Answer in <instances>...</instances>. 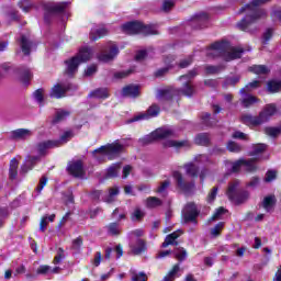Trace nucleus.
Here are the masks:
<instances>
[{
  "label": "nucleus",
  "instance_id": "nucleus-11",
  "mask_svg": "<svg viewBox=\"0 0 281 281\" xmlns=\"http://www.w3.org/2000/svg\"><path fill=\"white\" fill-rule=\"evenodd\" d=\"M182 216L184 218V223H194V225H196V216H199V209H196V204L193 202L187 203L182 210Z\"/></svg>",
  "mask_w": 281,
  "mask_h": 281
},
{
  "label": "nucleus",
  "instance_id": "nucleus-49",
  "mask_svg": "<svg viewBox=\"0 0 281 281\" xmlns=\"http://www.w3.org/2000/svg\"><path fill=\"white\" fill-rule=\"evenodd\" d=\"M19 8H21L23 12H30V10L34 8V2L32 0H21Z\"/></svg>",
  "mask_w": 281,
  "mask_h": 281
},
{
  "label": "nucleus",
  "instance_id": "nucleus-34",
  "mask_svg": "<svg viewBox=\"0 0 281 281\" xmlns=\"http://www.w3.org/2000/svg\"><path fill=\"white\" fill-rule=\"evenodd\" d=\"M276 206V195H268L262 201V207L266 212H273V207Z\"/></svg>",
  "mask_w": 281,
  "mask_h": 281
},
{
  "label": "nucleus",
  "instance_id": "nucleus-47",
  "mask_svg": "<svg viewBox=\"0 0 281 281\" xmlns=\"http://www.w3.org/2000/svg\"><path fill=\"white\" fill-rule=\"evenodd\" d=\"M33 98L37 101L40 106H43V102L45 100V90L37 89L35 92H33Z\"/></svg>",
  "mask_w": 281,
  "mask_h": 281
},
{
  "label": "nucleus",
  "instance_id": "nucleus-23",
  "mask_svg": "<svg viewBox=\"0 0 281 281\" xmlns=\"http://www.w3.org/2000/svg\"><path fill=\"white\" fill-rule=\"evenodd\" d=\"M241 122L243 124H246V126H260V124H262V121H260V115L254 116L251 114L241 115Z\"/></svg>",
  "mask_w": 281,
  "mask_h": 281
},
{
  "label": "nucleus",
  "instance_id": "nucleus-51",
  "mask_svg": "<svg viewBox=\"0 0 281 281\" xmlns=\"http://www.w3.org/2000/svg\"><path fill=\"white\" fill-rule=\"evenodd\" d=\"M226 148L229 153H240V150H243V146L234 140H229Z\"/></svg>",
  "mask_w": 281,
  "mask_h": 281
},
{
  "label": "nucleus",
  "instance_id": "nucleus-56",
  "mask_svg": "<svg viewBox=\"0 0 281 281\" xmlns=\"http://www.w3.org/2000/svg\"><path fill=\"white\" fill-rule=\"evenodd\" d=\"M204 69L207 75H214V74H218V72L223 71V66L209 65V66H205Z\"/></svg>",
  "mask_w": 281,
  "mask_h": 281
},
{
  "label": "nucleus",
  "instance_id": "nucleus-30",
  "mask_svg": "<svg viewBox=\"0 0 281 281\" xmlns=\"http://www.w3.org/2000/svg\"><path fill=\"white\" fill-rule=\"evenodd\" d=\"M106 34H109V31L105 27H93L90 32V40L98 41V38H102Z\"/></svg>",
  "mask_w": 281,
  "mask_h": 281
},
{
  "label": "nucleus",
  "instance_id": "nucleus-16",
  "mask_svg": "<svg viewBox=\"0 0 281 281\" xmlns=\"http://www.w3.org/2000/svg\"><path fill=\"white\" fill-rule=\"evenodd\" d=\"M165 148H176V150H181V148H184V150H188L192 146V143L190 140L184 139V140H175V139H169L164 142Z\"/></svg>",
  "mask_w": 281,
  "mask_h": 281
},
{
  "label": "nucleus",
  "instance_id": "nucleus-58",
  "mask_svg": "<svg viewBox=\"0 0 281 281\" xmlns=\"http://www.w3.org/2000/svg\"><path fill=\"white\" fill-rule=\"evenodd\" d=\"M216 194H218V187H213L206 198L207 203H214L216 200Z\"/></svg>",
  "mask_w": 281,
  "mask_h": 281
},
{
  "label": "nucleus",
  "instance_id": "nucleus-44",
  "mask_svg": "<svg viewBox=\"0 0 281 281\" xmlns=\"http://www.w3.org/2000/svg\"><path fill=\"white\" fill-rule=\"evenodd\" d=\"M173 255H175V258H177V260H179V262H183V260H186V258H188V251H186L184 248H176L173 250Z\"/></svg>",
  "mask_w": 281,
  "mask_h": 281
},
{
  "label": "nucleus",
  "instance_id": "nucleus-32",
  "mask_svg": "<svg viewBox=\"0 0 281 281\" xmlns=\"http://www.w3.org/2000/svg\"><path fill=\"white\" fill-rule=\"evenodd\" d=\"M31 135L32 132L25 128L15 130L11 133V137L13 139H27V137H31Z\"/></svg>",
  "mask_w": 281,
  "mask_h": 281
},
{
  "label": "nucleus",
  "instance_id": "nucleus-29",
  "mask_svg": "<svg viewBox=\"0 0 281 281\" xmlns=\"http://www.w3.org/2000/svg\"><path fill=\"white\" fill-rule=\"evenodd\" d=\"M49 148H56V144L54 140H45L37 145L38 155L43 156L49 150Z\"/></svg>",
  "mask_w": 281,
  "mask_h": 281
},
{
  "label": "nucleus",
  "instance_id": "nucleus-26",
  "mask_svg": "<svg viewBox=\"0 0 281 281\" xmlns=\"http://www.w3.org/2000/svg\"><path fill=\"white\" fill-rule=\"evenodd\" d=\"M207 21H210V15L207 13H199L192 20L191 25H198V27L203 29Z\"/></svg>",
  "mask_w": 281,
  "mask_h": 281
},
{
  "label": "nucleus",
  "instance_id": "nucleus-25",
  "mask_svg": "<svg viewBox=\"0 0 281 281\" xmlns=\"http://www.w3.org/2000/svg\"><path fill=\"white\" fill-rule=\"evenodd\" d=\"M177 278H181V266L176 263L172 269L164 277L162 281H175Z\"/></svg>",
  "mask_w": 281,
  "mask_h": 281
},
{
  "label": "nucleus",
  "instance_id": "nucleus-48",
  "mask_svg": "<svg viewBox=\"0 0 281 281\" xmlns=\"http://www.w3.org/2000/svg\"><path fill=\"white\" fill-rule=\"evenodd\" d=\"M20 80L24 83L27 85L30 80H32V71L30 69H24L20 71Z\"/></svg>",
  "mask_w": 281,
  "mask_h": 281
},
{
  "label": "nucleus",
  "instance_id": "nucleus-63",
  "mask_svg": "<svg viewBox=\"0 0 281 281\" xmlns=\"http://www.w3.org/2000/svg\"><path fill=\"white\" fill-rule=\"evenodd\" d=\"M52 271L49 266H40L36 270L37 276H47Z\"/></svg>",
  "mask_w": 281,
  "mask_h": 281
},
{
  "label": "nucleus",
  "instance_id": "nucleus-59",
  "mask_svg": "<svg viewBox=\"0 0 281 281\" xmlns=\"http://www.w3.org/2000/svg\"><path fill=\"white\" fill-rule=\"evenodd\" d=\"M224 226L225 224L223 222H220L214 228L211 229V236H213V238H216V236H221V231Z\"/></svg>",
  "mask_w": 281,
  "mask_h": 281
},
{
  "label": "nucleus",
  "instance_id": "nucleus-41",
  "mask_svg": "<svg viewBox=\"0 0 281 281\" xmlns=\"http://www.w3.org/2000/svg\"><path fill=\"white\" fill-rule=\"evenodd\" d=\"M71 113L67 110H59L56 112L54 123L58 124V122H65V120L70 115Z\"/></svg>",
  "mask_w": 281,
  "mask_h": 281
},
{
  "label": "nucleus",
  "instance_id": "nucleus-5",
  "mask_svg": "<svg viewBox=\"0 0 281 281\" xmlns=\"http://www.w3.org/2000/svg\"><path fill=\"white\" fill-rule=\"evenodd\" d=\"M240 181L234 180L229 183L226 195L229 201L235 203V205H240L249 199V193L243 189H239Z\"/></svg>",
  "mask_w": 281,
  "mask_h": 281
},
{
  "label": "nucleus",
  "instance_id": "nucleus-10",
  "mask_svg": "<svg viewBox=\"0 0 281 281\" xmlns=\"http://www.w3.org/2000/svg\"><path fill=\"white\" fill-rule=\"evenodd\" d=\"M178 188L182 190V192H186L187 194H190L192 190H194V181H188L186 178H183V175L179 171H173L172 175Z\"/></svg>",
  "mask_w": 281,
  "mask_h": 281
},
{
  "label": "nucleus",
  "instance_id": "nucleus-46",
  "mask_svg": "<svg viewBox=\"0 0 281 281\" xmlns=\"http://www.w3.org/2000/svg\"><path fill=\"white\" fill-rule=\"evenodd\" d=\"M195 144L199 146H207L210 144V135L202 133L195 137Z\"/></svg>",
  "mask_w": 281,
  "mask_h": 281
},
{
  "label": "nucleus",
  "instance_id": "nucleus-27",
  "mask_svg": "<svg viewBox=\"0 0 281 281\" xmlns=\"http://www.w3.org/2000/svg\"><path fill=\"white\" fill-rule=\"evenodd\" d=\"M243 98L240 100L241 102V106H244V109H249V106H254V104H256L257 102H260V100L251 94H247V92H245L244 94H241Z\"/></svg>",
  "mask_w": 281,
  "mask_h": 281
},
{
  "label": "nucleus",
  "instance_id": "nucleus-31",
  "mask_svg": "<svg viewBox=\"0 0 281 281\" xmlns=\"http://www.w3.org/2000/svg\"><path fill=\"white\" fill-rule=\"evenodd\" d=\"M109 89L98 88L97 90L90 92L89 98H97L98 100H106L109 98Z\"/></svg>",
  "mask_w": 281,
  "mask_h": 281
},
{
  "label": "nucleus",
  "instance_id": "nucleus-33",
  "mask_svg": "<svg viewBox=\"0 0 281 281\" xmlns=\"http://www.w3.org/2000/svg\"><path fill=\"white\" fill-rule=\"evenodd\" d=\"M181 236V233L179 232H173L171 234H169L166 238L165 241L162 243V247L166 248L170 245H179V243H177V238H179Z\"/></svg>",
  "mask_w": 281,
  "mask_h": 281
},
{
  "label": "nucleus",
  "instance_id": "nucleus-14",
  "mask_svg": "<svg viewBox=\"0 0 281 281\" xmlns=\"http://www.w3.org/2000/svg\"><path fill=\"white\" fill-rule=\"evenodd\" d=\"M278 108L276 104L270 103L267 104L263 110L259 113V120L261 121V124H265V122H269L271 117H273V114L277 113Z\"/></svg>",
  "mask_w": 281,
  "mask_h": 281
},
{
  "label": "nucleus",
  "instance_id": "nucleus-35",
  "mask_svg": "<svg viewBox=\"0 0 281 281\" xmlns=\"http://www.w3.org/2000/svg\"><path fill=\"white\" fill-rule=\"evenodd\" d=\"M19 160L16 158L11 159L10 161V168H9V177L11 180L16 179L19 175Z\"/></svg>",
  "mask_w": 281,
  "mask_h": 281
},
{
  "label": "nucleus",
  "instance_id": "nucleus-24",
  "mask_svg": "<svg viewBox=\"0 0 281 281\" xmlns=\"http://www.w3.org/2000/svg\"><path fill=\"white\" fill-rule=\"evenodd\" d=\"M177 90L169 88V89H161L157 92V99L158 100H172L175 95H178Z\"/></svg>",
  "mask_w": 281,
  "mask_h": 281
},
{
  "label": "nucleus",
  "instance_id": "nucleus-20",
  "mask_svg": "<svg viewBox=\"0 0 281 281\" xmlns=\"http://www.w3.org/2000/svg\"><path fill=\"white\" fill-rule=\"evenodd\" d=\"M68 172L72 175V177H83L85 176V167L82 166V161L77 160L68 166Z\"/></svg>",
  "mask_w": 281,
  "mask_h": 281
},
{
  "label": "nucleus",
  "instance_id": "nucleus-3",
  "mask_svg": "<svg viewBox=\"0 0 281 281\" xmlns=\"http://www.w3.org/2000/svg\"><path fill=\"white\" fill-rule=\"evenodd\" d=\"M91 56H93V50H91V48L81 47L77 56L66 60V74H68V76H74V74L78 71V67H80L81 63L91 60Z\"/></svg>",
  "mask_w": 281,
  "mask_h": 281
},
{
  "label": "nucleus",
  "instance_id": "nucleus-62",
  "mask_svg": "<svg viewBox=\"0 0 281 281\" xmlns=\"http://www.w3.org/2000/svg\"><path fill=\"white\" fill-rule=\"evenodd\" d=\"M143 216H145L144 211L140 209H135L132 213V221H142Z\"/></svg>",
  "mask_w": 281,
  "mask_h": 281
},
{
  "label": "nucleus",
  "instance_id": "nucleus-17",
  "mask_svg": "<svg viewBox=\"0 0 281 281\" xmlns=\"http://www.w3.org/2000/svg\"><path fill=\"white\" fill-rule=\"evenodd\" d=\"M130 249L134 256H139L140 254H144L146 251V240L142 238H136V240L130 241Z\"/></svg>",
  "mask_w": 281,
  "mask_h": 281
},
{
  "label": "nucleus",
  "instance_id": "nucleus-50",
  "mask_svg": "<svg viewBox=\"0 0 281 281\" xmlns=\"http://www.w3.org/2000/svg\"><path fill=\"white\" fill-rule=\"evenodd\" d=\"M112 218H115V221H124V218H126V213L121 207H116L112 212Z\"/></svg>",
  "mask_w": 281,
  "mask_h": 281
},
{
  "label": "nucleus",
  "instance_id": "nucleus-22",
  "mask_svg": "<svg viewBox=\"0 0 281 281\" xmlns=\"http://www.w3.org/2000/svg\"><path fill=\"white\" fill-rule=\"evenodd\" d=\"M74 137H76V134L74 133V131L69 130V131H65L59 136V139H56L53 142L55 143V147L58 148V147L67 144V142H71V139H74Z\"/></svg>",
  "mask_w": 281,
  "mask_h": 281
},
{
  "label": "nucleus",
  "instance_id": "nucleus-18",
  "mask_svg": "<svg viewBox=\"0 0 281 281\" xmlns=\"http://www.w3.org/2000/svg\"><path fill=\"white\" fill-rule=\"evenodd\" d=\"M38 161H41V156H27L24 164L21 166L20 175H27Z\"/></svg>",
  "mask_w": 281,
  "mask_h": 281
},
{
  "label": "nucleus",
  "instance_id": "nucleus-57",
  "mask_svg": "<svg viewBox=\"0 0 281 281\" xmlns=\"http://www.w3.org/2000/svg\"><path fill=\"white\" fill-rule=\"evenodd\" d=\"M266 135H269V137H278L281 133L280 127H266Z\"/></svg>",
  "mask_w": 281,
  "mask_h": 281
},
{
  "label": "nucleus",
  "instance_id": "nucleus-40",
  "mask_svg": "<svg viewBox=\"0 0 281 281\" xmlns=\"http://www.w3.org/2000/svg\"><path fill=\"white\" fill-rule=\"evenodd\" d=\"M258 87H260V81L255 80L250 83H248L245 88H243L239 93L240 95H245V93H251V91H254L255 89H258Z\"/></svg>",
  "mask_w": 281,
  "mask_h": 281
},
{
  "label": "nucleus",
  "instance_id": "nucleus-13",
  "mask_svg": "<svg viewBox=\"0 0 281 281\" xmlns=\"http://www.w3.org/2000/svg\"><path fill=\"white\" fill-rule=\"evenodd\" d=\"M67 91H71V83H57L50 90V98H65Z\"/></svg>",
  "mask_w": 281,
  "mask_h": 281
},
{
  "label": "nucleus",
  "instance_id": "nucleus-4",
  "mask_svg": "<svg viewBox=\"0 0 281 281\" xmlns=\"http://www.w3.org/2000/svg\"><path fill=\"white\" fill-rule=\"evenodd\" d=\"M131 144H128V140L123 139V140H116L112 144H108L105 146H101L98 149H95L93 151V155H95V153H101V155H105V157H108V159H115V157H117V155H120V153L124 151V148L126 146H130Z\"/></svg>",
  "mask_w": 281,
  "mask_h": 281
},
{
  "label": "nucleus",
  "instance_id": "nucleus-8",
  "mask_svg": "<svg viewBox=\"0 0 281 281\" xmlns=\"http://www.w3.org/2000/svg\"><path fill=\"white\" fill-rule=\"evenodd\" d=\"M172 135H175L172 130L160 127L143 137L140 142L142 144H153V142H157V139H168V137H172Z\"/></svg>",
  "mask_w": 281,
  "mask_h": 281
},
{
  "label": "nucleus",
  "instance_id": "nucleus-52",
  "mask_svg": "<svg viewBox=\"0 0 281 281\" xmlns=\"http://www.w3.org/2000/svg\"><path fill=\"white\" fill-rule=\"evenodd\" d=\"M278 178V171L277 170H268L266 172V177L263 179L265 183H271V181H276Z\"/></svg>",
  "mask_w": 281,
  "mask_h": 281
},
{
  "label": "nucleus",
  "instance_id": "nucleus-9",
  "mask_svg": "<svg viewBox=\"0 0 281 281\" xmlns=\"http://www.w3.org/2000/svg\"><path fill=\"white\" fill-rule=\"evenodd\" d=\"M119 54L120 48H117V45L110 43L104 47L103 52L99 54L98 58L101 63H111Z\"/></svg>",
  "mask_w": 281,
  "mask_h": 281
},
{
  "label": "nucleus",
  "instance_id": "nucleus-21",
  "mask_svg": "<svg viewBox=\"0 0 281 281\" xmlns=\"http://www.w3.org/2000/svg\"><path fill=\"white\" fill-rule=\"evenodd\" d=\"M20 47L24 54V56H30L32 49H34L35 45L30 41V38L25 35H22L20 38Z\"/></svg>",
  "mask_w": 281,
  "mask_h": 281
},
{
  "label": "nucleus",
  "instance_id": "nucleus-1",
  "mask_svg": "<svg viewBox=\"0 0 281 281\" xmlns=\"http://www.w3.org/2000/svg\"><path fill=\"white\" fill-rule=\"evenodd\" d=\"M269 1L271 0H252L251 3L244 5L239 10V14L245 13V16L237 23L238 30L241 32H248L249 34L258 32L256 22L267 16V11L258 7L263 5V3H269Z\"/></svg>",
  "mask_w": 281,
  "mask_h": 281
},
{
  "label": "nucleus",
  "instance_id": "nucleus-37",
  "mask_svg": "<svg viewBox=\"0 0 281 281\" xmlns=\"http://www.w3.org/2000/svg\"><path fill=\"white\" fill-rule=\"evenodd\" d=\"M117 194H120V188L117 187L110 188L109 193L104 198L105 203H113Z\"/></svg>",
  "mask_w": 281,
  "mask_h": 281
},
{
  "label": "nucleus",
  "instance_id": "nucleus-55",
  "mask_svg": "<svg viewBox=\"0 0 281 281\" xmlns=\"http://www.w3.org/2000/svg\"><path fill=\"white\" fill-rule=\"evenodd\" d=\"M132 274V281H148V277H146V273L136 271H131Z\"/></svg>",
  "mask_w": 281,
  "mask_h": 281
},
{
  "label": "nucleus",
  "instance_id": "nucleus-39",
  "mask_svg": "<svg viewBox=\"0 0 281 281\" xmlns=\"http://www.w3.org/2000/svg\"><path fill=\"white\" fill-rule=\"evenodd\" d=\"M184 170L189 177H199V167L192 162L184 165Z\"/></svg>",
  "mask_w": 281,
  "mask_h": 281
},
{
  "label": "nucleus",
  "instance_id": "nucleus-38",
  "mask_svg": "<svg viewBox=\"0 0 281 281\" xmlns=\"http://www.w3.org/2000/svg\"><path fill=\"white\" fill-rule=\"evenodd\" d=\"M249 71L257 74L258 76H265L269 72V68L265 65H254L249 68Z\"/></svg>",
  "mask_w": 281,
  "mask_h": 281
},
{
  "label": "nucleus",
  "instance_id": "nucleus-64",
  "mask_svg": "<svg viewBox=\"0 0 281 281\" xmlns=\"http://www.w3.org/2000/svg\"><path fill=\"white\" fill-rule=\"evenodd\" d=\"M225 212H227L224 207H220L215 211V213L213 214V216L210 218V222L212 221H218V218H221V216H223V214H225Z\"/></svg>",
  "mask_w": 281,
  "mask_h": 281
},
{
  "label": "nucleus",
  "instance_id": "nucleus-61",
  "mask_svg": "<svg viewBox=\"0 0 281 281\" xmlns=\"http://www.w3.org/2000/svg\"><path fill=\"white\" fill-rule=\"evenodd\" d=\"M65 259V250L63 248H59L57 251V256L54 258V265H60L63 260Z\"/></svg>",
  "mask_w": 281,
  "mask_h": 281
},
{
  "label": "nucleus",
  "instance_id": "nucleus-36",
  "mask_svg": "<svg viewBox=\"0 0 281 281\" xmlns=\"http://www.w3.org/2000/svg\"><path fill=\"white\" fill-rule=\"evenodd\" d=\"M109 236H120L122 234V227L117 223H110L105 226Z\"/></svg>",
  "mask_w": 281,
  "mask_h": 281
},
{
  "label": "nucleus",
  "instance_id": "nucleus-53",
  "mask_svg": "<svg viewBox=\"0 0 281 281\" xmlns=\"http://www.w3.org/2000/svg\"><path fill=\"white\" fill-rule=\"evenodd\" d=\"M142 236H144V229L142 228L127 233V237L130 238V240H135V238H142Z\"/></svg>",
  "mask_w": 281,
  "mask_h": 281
},
{
  "label": "nucleus",
  "instance_id": "nucleus-60",
  "mask_svg": "<svg viewBox=\"0 0 281 281\" xmlns=\"http://www.w3.org/2000/svg\"><path fill=\"white\" fill-rule=\"evenodd\" d=\"M254 151L251 153V155H260V153H265V150H267V145L265 144H257L252 146Z\"/></svg>",
  "mask_w": 281,
  "mask_h": 281
},
{
  "label": "nucleus",
  "instance_id": "nucleus-2",
  "mask_svg": "<svg viewBox=\"0 0 281 281\" xmlns=\"http://www.w3.org/2000/svg\"><path fill=\"white\" fill-rule=\"evenodd\" d=\"M245 52H251V48H245L243 46H229L226 42H216L211 45V47L207 49V56L211 58H217L218 56H222L224 60H236L237 58H240Z\"/></svg>",
  "mask_w": 281,
  "mask_h": 281
},
{
  "label": "nucleus",
  "instance_id": "nucleus-15",
  "mask_svg": "<svg viewBox=\"0 0 281 281\" xmlns=\"http://www.w3.org/2000/svg\"><path fill=\"white\" fill-rule=\"evenodd\" d=\"M159 111L160 109L158 108V105L153 104L151 106H149V109L145 114L136 115L128 122L133 123V122H139V120H149V117H157V115H159Z\"/></svg>",
  "mask_w": 281,
  "mask_h": 281
},
{
  "label": "nucleus",
  "instance_id": "nucleus-43",
  "mask_svg": "<svg viewBox=\"0 0 281 281\" xmlns=\"http://www.w3.org/2000/svg\"><path fill=\"white\" fill-rule=\"evenodd\" d=\"M162 202L159 198L149 196L146 200V207L155 209L161 206Z\"/></svg>",
  "mask_w": 281,
  "mask_h": 281
},
{
  "label": "nucleus",
  "instance_id": "nucleus-7",
  "mask_svg": "<svg viewBox=\"0 0 281 281\" xmlns=\"http://www.w3.org/2000/svg\"><path fill=\"white\" fill-rule=\"evenodd\" d=\"M199 75V71L196 68L190 70L187 75L181 76L180 80L182 82V88H181V94L187 95V98H192L194 95V87L190 82H192V78H195V76Z\"/></svg>",
  "mask_w": 281,
  "mask_h": 281
},
{
  "label": "nucleus",
  "instance_id": "nucleus-42",
  "mask_svg": "<svg viewBox=\"0 0 281 281\" xmlns=\"http://www.w3.org/2000/svg\"><path fill=\"white\" fill-rule=\"evenodd\" d=\"M121 168H122V162H116V164L112 165L108 169V177H110V178L117 177L120 175Z\"/></svg>",
  "mask_w": 281,
  "mask_h": 281
},
{
  "label": "nucleus",
  "instance_id": "nucleus-45",
  "mask_svg": "<svg viewBox=\"0 0 281 281\" xmlns=\"http://www.w3.org/2000/svg\"><path fill=\"white\" fill-rule=\"evenodd\" d=\"M267 89L270 93H278V91L281 89V81L278 80H271L267 85Z\"/></svg>",
  "mask_w": 281,
  "mask_h": 281
},
{
  "label": "nucleus",
  "instance_id": "nucleus-12",
  "mask_svg": "<svg viewBox=\"0 0 281 281\" xmlns=\"http://www.w3.org/2000/svg\"><path fill=\"white\" fill-rule=\"evenodd\" d=\"M232 165V172H238L240 168H246L247 172H255L258 167H256V160L255 159H245L240 158L239 160L235 162H231Z\"/></svg>",
  "mask_w": 281,
  "mask_h": 281
},
{
  "label": "nucleus",
  "instance_id": "nucleus-54",
  "mask_svg": "<svg viewBox=\"0 0 281 281\" xmlns=\"http://www.w3.org/2000/svg\"><path fill=\"white\" fill-rule=\"evenodd\" d=\"M168 188H170V180H165L159 184L156 192H158V194H162L165 196L166 190H168Z\"/></svg>",
  "mask_w": 281,
  "mask_h": 281
},
{
  "label": "nucleus",
  "instance_id": "nucleus-19",
  "mask_svg": "<svg viewBox=\"0 0 281 281\" xmlns=\"http://www.w3.org/2000/svg\"><path fill=\"white\" fill-rule=\"evenodd\" d=\"M67 5H69V2H48L45 4V10L50 14H53V12H65Z\"/></svg>",
  "mask_w": 281,
  "mask_h": 281
},
{
  "label": "nucleus",
  "instance_id": "nucleus-6",
  "mask_svg": "<svg viewBox=\"0 0 281 281\" xmlns=\"http://www.w3.org/2000/svg\"><path fill=\"white\" fill-rule=\"evenodd\" d=\"M122 30L125 34H143L144 36L157 34V30L153 25H144L137 21L123 24Z\"/></svg>",
  "mask_w": 281,
  "mask_h": 281
},
{
  "label": "nucleus",
  "instance_id": "nucleus-28",
  "mask_svg": "<svg viewBox=\"0 0 281 281\" xmlns=\"http://www.w3.org/2000/svg\"><path fill=\"white\" fill-rule=\"evenodd\" d=\"M125 98H137L139 95V86L130 85L122 91Z\"/></svg>",
  "mask_w": 281,
  "mask_h": 281
}]
</instances>
